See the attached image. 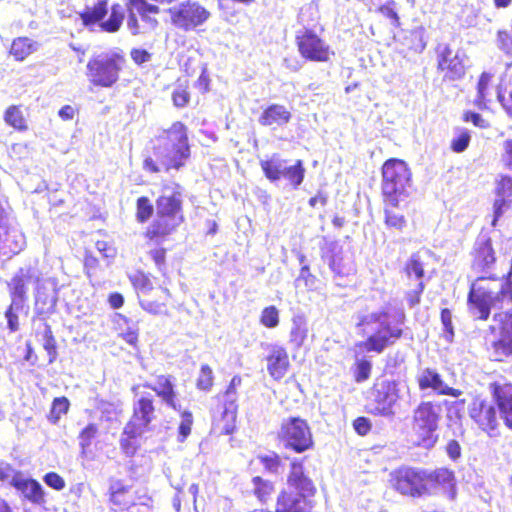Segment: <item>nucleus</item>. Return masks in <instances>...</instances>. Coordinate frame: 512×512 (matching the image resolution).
<instances>
[{
	"label": "nucleus",
	"mask_w": 512,
	"mask_h": 512,
	"mask_svg": "<svg viewBox=\"0 0 512 512\" xmlns=\"http://www.w3.org/2000/svg\"><path fill=\"white\" fill-rule=\"evenodd\" d=\"M492 402L476 396L468 406V416L476 428L489 437L500 434V419L512 431V382L504 376L489 382Z\"/></svg>",
	"instance_id": "obj_1"
},
{
	"label": "nucleus",
	"mask_w": 512,
	"mask_h": 512,
	"mask_svg": "<svg viewBox=\"0 0 512 512\" xmlns=\"http://www.w3.org/2000/svg\"><path fill=\"white\" fill-rule=\"evenodd\" d=\"M406 315L403 311H399L394 320L390 319V315L386 310H379L370 315L359 317L356 327L364 335L365 327L374 324L373 332L367 336L365 340L358 341L354 347L366 353L382 354L387 348L395 345L403 338L404 324Z\"/></svg>",
	"instance_id": "obj_2"
},
{
	"label": "nucleus",
	"mask_w": 512,
	"mask_h": 512,
	"mask_svg": "<svg viewBox=\"0 0 512 512\" xmlns=\"http://www.w3.org/2000/svg\"><path fill=\"white\" fill-rule=\"evenodd\" d=\"M303 458H293L289 463L286 482L288 488L280 490L274 512H313L317 488L304 467Z\"/></svg>",
	"instance_id": "obj_3"
},
{
	"label": "nucleus",
	"mask_w": 512,
	"mask_h": 512,
	"mask_svg": "<svg viewBox=\"0 0 512 512\" xmlns=\"http://www.w3.org/2000/svg\"><path fill=\"white\" fill-rule=\"evenodd\" d=\"M496 276H479L469 286L467 308L470 315L478 321H487L492 309H502L504 303L512 305V282L505 281L496 289L492 282Z\"/></svg>",
	"instance_id": "obj_4"
},
{
	"label": "nucleus",
	"mask_w": 512,
	"mask_h": 512,
	"mask_svg": "<svg viewBox=\"0 0 512 512\" xmlns=\"http://www.w3.org/2000/svg\"><path fill=\"white\" fill-rule=\"evenodd\" d=\"M442 420L439 402L423 400L412 410L408 437L412 446L431 450L439 440L438 430Z\"/></svg>",
	"instance_id": "obj_5"
},
{
	"label": "nucleus",
	"mask_w": 512,
	"mask_h": 512,
	"mask_svg": "<svg viewBox=\"0 0 512 512\" xmlns=\"http://www.w3.org/2000/svg\"><path fill=\"white\" fill-rule=\"evenodd\" d=\"M381 198H401L409 196L412 185V171L406 161L389 158L381 166Z\"/></svg>",
	"instance_id": "obj_6"
},
{
	"label": "nucleus",
	"mask_w": 512,
	"mask_h": 512,
	"mask_svg": "<svg viewBox=\"0 0 512 512\" xmlns=\"http://www.w3.org/2000/svg\"><path fill=\"white\" fill-rule=\"evenodd\" d=\"M488 331L494 338L487 351L494 362H507L512 359V308L497 311L492 316Z\"/></svg>",
	"instance_id": "obj_7"
},
{
	"label": "nucleus",
	"mask_w": 512,
	"mask_h": 512,
	"mask_svg": "<svg viewBox=\"0 0 512 512\" xmlns=\"http://www.w3.org/2000/svg\"><path fill=\"white\" fill-rule=\"evenodd\" d=\"M401 399V381L381 379L370 388L366 412L373 416L391 417L395 414V406Z\"/></svg>",
	"instance_id": "obj_8"
},
{
	"label": "nucleus",
	"mask_w": 512,
	"mask_h": 512,
	"mask_svg": "<svg viewBox=\"0 0 512 512\" xmlns=\"http://www.w3.org/2000/svg\"><path fill=\"white\" fill-rule=\"evenodd\" d=\"M153 411L151 399L141 398L138 401L134 414L124 427L120 438V448L126 456H133L136 453L142 435L149 429Z\"/></svg>",
	"instance_id": "obj_9"
},
{
	"label": "nucleus",
	"mask_w": 512,
	"mask_h": 512,
	"mask_svg": "<svg viewBox=\"0 0 512 512\" xmlns=\"http://www.w3.org/2000/svg\"><path fill=\"white\" fill-rule=\"evenodd\" d=\"M277 440L286 450L301 454L315 446L311 427L306 419L288 417L284 419L277 432Z\"/></svg>",
	"instance_id": "obj_10"
},
{
	"label": "nucleus",
	"mask_w": 512,
	"mask_h": 512,
	"mask_svg": "<svg viewBox=\"0 0 512 512\" xmlns=\"http://www.w3.org/2000/svg\"><path fill=\"white\" fill-rule=\"evenodd\" d=\"M324 27H319V33L313 28H303L295 35V44L301 58L308 62L328 63L335 52L329 43L322 37Z\"/></svg>",
	"instance_id": "obj_11"
},
{
	"label": "nucleus",
	"mask_w": 512,
	"mask_h": 512,
	"mask_svg": "<svg viewBox=\"0 0 512 512\" xmlns=\"http://www.w3.org/2000/svg\"><path fill=\"white\" fill-rule=\"evenodd\" d=\"M125 62V57L120 52L102 53L89 60L87 76L96 86L111 87L117 82Z\"/></svg>",
	"instance_id": "obj_12"
},
{
	"label": "nucleus",
	"mask_w": 512,
	"mask_h": 512,
	"mask_svg": "<svg viewBox=\"0 0 512 512\" xmlns=\"http://www.w3.org/2000/svg\"><path fill=\"white\" fill-rule=\"evenodd\" d=\"M108 13L107 1L98 0L92 7L87 6L83 12L80 13V18L83 25L89 28L91 31H96L95 27L99 28V31L114 33L117 32L124 20L125 10L120 4H114L111 7V13L109 18L104 21V17Z\"/></svg>",
	"instance_id": "obj_13"
},
{
	"label": "nucleus",
	"mask_w": 512,
	"mask_h": 512,
	"mask_svg": "<svg viewBox=\"0 0 512 512\" xmlns=\"http://www.w3.org/2000/svg\"><path fill=\"white\" fill-rule=\"evenodd\" d=\"M437 73L445 83L462 80L467 72L466 55L460 50L453 49L449 44H438L435 49Z\"/></svg>",
	"instance_id": "obj_14"
},
{
	"label": "nucleus",
	"mask_w": 512,
	"mask_h": 512,
	"mask_svg": "<svg viewBox=\"0 0 512 512\" xmlns=\"http://www.w3.org/2000/svg\"><path fill=\"white\" fill-rule=\"evenodd\" d=\"M166 170L179 169L190 156L187 128L181 122H175L165 131Z\"/></svg>",
	"instance_id": "obj_15"
},
{
	"label": "nucleus",
	"mask_w": 512,
	"mask_h": 512,
	"mask_svg": "<svg viewBox=\"0 0 512 512\" xmlns=\"http://www.w3.org/2000/svg\"><path fill=\"white\" fill-rule=\"evenodd\" d=\"M171 23L182 30L189 31L204 24L210 12L198 1L186 0L166 10Z\"/></svg>",
	"instance_id": "obj_16"
},
{
	"label": "nucleus",
	"mask_w": 512,
	"mask_h": 512,
	"mask_svg": "<svg viewBox=\"0 0 512 512\" xmlns=\"http://www.w3.org/2000/svg\"><path fill=\"white\" fill-rule=\"evenodd\" d=\"M391 486L402 495L424 496L425 470L401 466L390 474Z\"/></svg>",
	"instance_id": "obj_17"
},
{
	"label": "nucleus",
	"mask_w": 512,
	"mask_h": 512,
	"mask_svg": "<svg viewBox=\"0 0 512 512\" xmlns=\"http://www.w3.org/2000/svg\"><path fill=\"white\" fill-rule=\"evenodd\" d=\"M424 496H443L455 500L457 496V480L452 469L439 467L431 471L425 470Z\"/></svg>",
	"instance_id": "obj_18"
},
{
	"label": "nucleus",
	"mask_w": 512,
	"mask_h": 512,
	"mask_svg": "<svg viewBox=\"0 0 512 512\" xmlns=\"http://www.w3.org/2000/svg\"><path fill=\"white\" fill-rule=\"evenodd\" d=\"M169 194L162 195V234H167L178 227L183 221L182 191L179 185L175 189L165 187Z\"/></svg>",
	"instance_id": "obj_19"
},
{
	"label": "nucleus",
	"mask_w": 512,
	"mask_h": 512,
	"mask_svg": "<svg viewBox=\"0 0 512 512\" xmlns=\"http://www.w3.org/2000/svg\"><path fill=\"white\" fill-rule=\"evenodd\" d=\"M471 269L477 273H488L497 261V254L492 238L487 234H480L475 239L470 252Z\"/></svg>",
	"instance_id": "obj_20"
},
{
	"label": "nucleus",
	"mask_w": 512,
	"mask_h": 512,
	"mask_svg": "<svg viewBox=\"0 0 512 512\" xmlns=\"http://www.w3.org/2000/svg\"><path fill=\"white\" fill-rule=\"evenodd\" d=\"M238 405L232 401H216L213 429L219 435H232L237 428Z\"/></svg>",
	"instance_id": "obj_21"
},
{
	"label": "nucleus",
	"mask_w": 512,
	"mask_h": 512,
	"mask_svg": "<svg viewBox=\"0 0 512 512\" xmlns=\"http://www.w3.org/2000/svg\"><path fill=\"white\" fill-rule=\"evenodd\" d=\"M267 372L275 380H282L290 369V359L284 346L273 344L269 346L265 356Z\"/></svg>",
	"instance_id": "obj_22"
},
{
	"label": "nucleus",
	"mask_w": 512,
	"mask_h": 512,
	"mask_svg": "<svg viewBox=\"0 0 512 512\" xmlns=\"http://www.w3.org/2000/svg\"><path fill=\"white\" fill-rule=\"evenodd\" d=\"M158 6L153 4H148L145 0H129L128 3V20L127 27L133 35H137L139 30V24L136 17V13H138L142 20L146 22L151 28H155L157 26V20L152 18L150 15L158 14Z\"/></svg>",
	"instance_id": "obj_23"
},
{
	"label": "nucleus",
	"mask_w": 512,
	"mask_h": 512,
	"mask_svg": "<svg viewBox=\"0 0 512 512\" xmlns=\"http://www.w3.org/2000/svg\"><path fill=\"white\" fill-rule=\"evenodd\" d=\"M494 194L496 198L493 201L492 227L497 226L499 219L504 214V210L512 204V176L500 175L495 184Z\"/></svg>",
	"instance_id": "obj_24"
},
{
	"label": "nucleus",
	"mask_w": 512,
	"mask_h": 512,
	"mask_svg": "<svg viewBox=\"0 0 512 512\" xmlns=\"http://www.w3.org/2000/svg\"><path fill=\"white\" fill-rule=\"evenodd\" d=\"M417 384L420 390L432 389L438 395L459 397L462 394L461 390L446 385L442 376L430 368L424 369L417 377Z\"/></svg>",
	"instance_id": "obj_25"
},
{
	"label": "nucleus",
	"mask_w": 512,
	"mask_h": 512,
	"mask_svg": "<svg viewBox=\"0 0 512 512\" xmlns=\"http://www.w3.org/2000/svg\"><path fill=\"white\" fill-rule=\"evenodd\" d=\"M383 204V223L388 230L402 232L407 227L404 214L399 211L401 198H381Z\"/></svg>",
	"instance_id": "obj_26"
},
{
	"label": "nucleus",
	"mask_w": 512,
	"mask_h": 512,
	"mask_svg": "<svg viewBox=\"0 0 512 512\" xmlns=\"http://www.w3.org/2000/svg\"><path fill=\"white\" fill-rule=\"evenodd\" d=\"M58 283L55 278L37 280L36 305L41 311L53 309L58 301Z\"/></svg>",
	"instance_id": "obj_27"
},
{
	"label": "nucleus",
	"mask_w": 512,
	"mask_h": 512,
	"mask_svg": "<svg viewBox=\"0 0 512 512\" xmlns=\"http://www.w3.org/2000/svg\"><path fill=\"white\" fill-rule=\"evenodd\" d=\"M33 271L31 269H20L11 281L8 283L13 307L16 310H21L26 299L27 285L33 278Z\"/></svg>",
	"instance_id": "obj_28"
},
{
	"label": "nucleus",
	"mask_w": 512,
	"mask_h": 512,
	"mask_svg": "<svg viewBox=\"0 0 512 512\" xmlns=\"http://www.w3.org/2000/svg\"><path fill=\"white\" fill-rule=\"evenodd\" d=\"M291 118V112L284 105L273 103L262 110L258 122L264 127H280L289 123Z\"/></svg>",
	"instance_id": "obj_29"
},
{
	"label": "nucleus",
	"mask_w": 512,
	"mask_h": 512,
	"mask_svg": "<svg viewBox=\"0 0 512 512\" xmlns=\"http://www.w3.org/2000/svg\"><path fill=\"white\" fill-rule=\"evenodd\" d=\"M275 493L276 485L274 481L260 475L253 476L251 478L250 494L261 505H267L270 503L273 500Z\"/></svg>",
	"instance_id": "obj_30"
},
{
	"label": "nucleus",
	"mask_w": 512,
	"mask_h": 512,
	"mask_svg": "<svg viewBox=\"0 0 512 512\" xmlns=\"http://www.w3.org/2000/svg\"><path fill=\"white\" fill-rule=\"evenodd\" d=\"M14 487L32 503L42 504L44 502L43 488L41 484L36 480L26 478L23 474H21Z\"/></svg>",
	"instance_id": "obj_31"
},
{
	"label": "nucleus",
	"mask_w": 512,
	"mask_h": 512,
	"mask_svg": "<svg viewBox=\"0 0 512 512\" xmlns=\"http://www.w3.org/2000/svg\"><path fill=\"white\" fill-rule=\"evenodd\" d=\"M309 327L304 316L292 318V326L289 332V344L293 350H299L307 341Z\"/></svg>",
	"instance_id": "obj_32"
},
{
	"label": "nucleus",
	"mask_w": 512,
	"mask_h": 512,
	"mask_svg": "<svg viewBox=\"0 0 512 512\" xmlns=\"http://www.w3.org/2000/svg\"><path fill=\"white\" fill-rule=\"evenodd\" d=\"M402 52L405 54L422 53L426 47L424 33L421 29H412L406 32L401 42Z\"/></svg>",
	"instance_id": "obj_33"
},
{
	"label": "nucleus",
	"mask_w": 512,
	"mask_h": 512,
	"mask_svg": "<svg viewBox=\"0 0 512 512\" xmlns=\"http://www.w3.org/2000/svg\"><path fill=\"white\" fill-rule=\"evenodd\" d=\"M354 363L352 365V375L356 383L367 381L372 374V362L366 357H360L365 351H360L354 347Z\"/></svg>",
	"instance_id": "obj_34"
},
{
	"label": "nucleus",
	"mask_w": 512,
	"mask_h": 512,
	"mask_svg": "<svg viewBox=\"0 0 512 512\" xmlns=\"http://www.w3.org/2000/svg\"><path fill=\"white\" fill-rule=\"evenodd\" d=\"M39 44L28 37H19L13 40L10 48V54L17 61H23L30 54L37 51Z\"/></svg>",
	"instance_id": "obj_35"
},
{
	"label": "nucleus",
	"mask_w": 512,
	"mask_h": 512,
	"mask_svg": "<svg viewBox=\"0 0 512 512\" xmlns=\"http://www.w3.org/2000/svg\"><path fill=\"white\" fill-rule=\"evenodd\" d=\"M145 246L151 255V258L154 260L155 264L158 266L160 264V223L154 221L153 224L147 229L145 233Z\"/></svg>",
	"instance_id": "obj_36"
},
{
	"label": "nucleus",
	"mask_w": 512,
	"mask_h": 512,
	"mask_svg": "<svg viewBox=\"0 0 512 512\" xmlns=\"http://www.w3.org/2000/svg\"><path fill=\"white\" fill-rule=\"evenodd\" d=\"M284 162L278 154H273L269 159L260 161V166L265 177L271 182H276L283 176Z\"/></svg>",
	"instance_id": "obj_37"
},
{
	"label": "nucleus",
	"mask_w": 512,
	"mask_h": 512,
	"mask_svg": "<svg viewBox=\"0 0 512 512\" xmlns=\"http://www.w3.org/2000/svg\"><path fill=\"white\" fill-rule=\"evenodd\" d=\"M404 275L410 279L412 276L418 281H423L425 276V263L419 252L413 253L403 266Z\"/></svg>",
	"instance_id": "obj_38"
},
{
	"label": "nucleus",
	"mask_w": 512,
	"mask_h": 512,
	"mask_svg": "<svg viewBox=\"0 0 512 512\" xmlns=\"http://www.w3.org/2000/svg\"><path fill=\"white\" fill-rule=\"evenodd\" d=\"M305 168L303 161L298 159L293 165L284 167L282 178L286 179L293 189H297L303 182Z\"/></svg>",
	"instance_id": "obj_39"
},
{
	"label": "nucleus",
	"mask_w": 512,
	"mask_h": 512,
	"mask_svg": "<svg viewBox=\"0 0 512 512\" xmlns=\"http://www.w3.org/2000/svg\"><path fill=\"white\" fill-rule=\"evenodd\" d=\"M492 82V75L487 72L481 73L477 83V97L474 100V105L481 110L487 108V95Z\"/></svg>",
	"instance_id": "obj_40"
},
{
	"label": "nucleus",
	"mask_w": 512,
	"mask_h": 512,
	"mask_svg": "<svg viewBox=\"0 0 512 512\" xmlns=\"http://www.w3.org/2000/svg\"><path fill=\"white\" fill-rule=\"evenodd\" d=\"M384 18L388 19L391 25L395 28L401 26V20L398 14V5L395 0H386L385 3L381 4L377 10Z\"/></svg>",
	"instance_id": "obj_41"
},
{
	"label": "nucleus",
	"mask_w": 512,
	"mask_h": 512,
	"mask_svg": "<svg viewBox=\"0 0 512 512\" xmlns=\"http://www.w3.org/2000/svg\"><path fill=\"white\" fill-rule=\"evenodd\" d=\"M498 101L506 114L512 117V73L509 74L508 80L498 91Z\"/></svg>",
	"instance_id": "obj_42"
},
{
	"label": "nucleus",
	"mask_w": 512,
	"mask_h": 512,
	"mask_svg": "<svg viewBox=\"0 0 512 512\" xmlns=\"http://www.w3.org/2000/svg\"><path fill=\"white\" fill-rule=\"evenodd\" d=\"M259 322L265 328H276L280 323L278 308L274 305L264 307L261 311Z\"/></svg>",
	"instance_id": "obj_43"
},
{
	"label": "nucleus",
	"mask_w": 512,
	"mask_h": 512,
	"mask_svg": "<svg viewBox=\"0 0 512 512\" xmlns=\"http://www.w3.org/2000/svg\"><path fill=\"white\" fill-rule=\"evenodd\" d=\"M471 142V133L465 128L457 130L456 136L450 142V149L455 153L464 152Z\"/></svg>",
	"instance_id": "obj_44"
},
{
	"label": "nucleus",
	"mask_w": 512,
	"mask_h": 512,
	"mask_svg": "<svg viewBox=\"0 0 512 512\" xmlns=\"http://www.w3.org/2000/svg\"><path fill=\"white\" fill-rule=\"evenodd\" d=\"M242 378L239 375H235L230 380L226 390L215 396L216 401H232L237 403L238 391L237 388L240 386Z\"/></svg>",
	"instance_id": "obj_45"
},
{
	"label": "nucleus",
	"mask_w": 512,
	"mask_h": 512,
	"mask_svg": "<svg viewBox=\"0 0 512 512\" xmlns=\"http://www.w3.org/2000/svg\"><path fill=\"white\" fill-rule=\"evenodd\" d=\"M4 120L15 129L25 130L27 128L23 114L16 106H11L6 110Z\"/></svg>",
	"instance_id": "obj_46"
},
{
	"label": "nucleus",
	"mask_w": 512,
	"mask_h": 512,
	"mask_svg": "<svg viewBox=\"0 0 512 512\" xmlns=\"http://www.w3.org/2000/svg\"><path fill=\"white\" fill-rule=\"evenodd\" d=\"M213 371L208 364H202L196 380V387L201 391H209L213 386Z\"/></svg>",
	"instance_id": "obj_47"
},
{
	"label": "nucleus",
	"mask_w": 512,
	"mask_h": 512,
	"mask_svg": "<svg viewBox=\"0 0 512 512\" xmlns=\"http://www.w3.org/2000/svg\"><path fill=\"white\" fill-rule=\"evenodd\" d=\"M174 388L175 379L172 376L166 377L165 381L162 383V399L173 409H178Z\"/></svg>",
	"instance_id": "obj_48"
},
{
	"label": "nucleus",
	"mask_w": 512,
	"mask_h": 512,
	"mask_svg": "<svg viewBox=\"0 0 512 512\" xmlns=\"http://www.w3.org/2000/svg\"><path fill=\"white\" fill-rule=\"evenodd\" d=\"M258 459L263 465V468L271 473H276L282 466V459L276 452H271L270 454L266 455H259Z\"/></svg>",
	"instance_id": "obj_49"
},
{
	"label": "nucleus",
	"mask_w": 512,
	"mask_h": 512,
	"mask_svg": "<svg viewBox=\"0 0 512 512\" xmlns=\"http://www.w3.org/2000/svg\"><path fill=\"white\" fill-rule=\"evenodd\" d=\"M331 270L338 276H347L350 273V267L345 263L344 258L339 253L332 254L329 259Z\"/></svg>",
	"instance_id": "obj_50"
},
{
	"label": "nucleus",
	"mask_w": 512,
	"mask_h": 512,
	"mask_svg": "<svg viewBox=\"0 0 512 512\" xmlns=\"http://www.w3.org/2000/svg\"><path fill=\"white\" fill-rule=\"evenodd\" d=\"M22 473L17 472L10 464L0 463V481L15 486Z\"/></svg>",
	"instance_id": "obj_51"
},
{
	"label": "nucleus",
	"mask_w": 512,
	"mask_h": 512,
	"mask_svg": "<svg viewBox=\"0 0 512 512\" xmlns=\"http://www.w3.org/2000/svg\"><path fill=\"white\" fill-rule=\"evenodd\" d=\"M182 420L178 427V440L184 442L190 435L193 425V415L189 411H184L181 414Z\"/></svg>",
	"instance_id": "obj_52"
},
{
	"label": "nucleus",
	"mask_w": 512,
	"mask_h": 512,
	"mask_svg": "<svg viewBox=\"0 0 512 512\" xmlns=\"http://www.w3.org/2000/svg\"><path fill=\"white\" fill-rule=\"evenodd\" d=\"M154 208L147 197H140L137 200V220L146 222L153 214Z\"/></svg>",
	"instance_id": "obj_53"
},
{
	"label": "nucleus",
	"mask_w": 512,
	"mask_h": 512,
	"mask_svg": "<svg viewBox=\"0 0 512 512\" xmlns=\"http://www.w3.org/2000/svg\"><path fill=\"white\" fill-rule=\"evenodd\" d=\"M425 290L423 281H418L413 289L405 292V299L409 307H415L421 302L422 294Z\"/></svg>",
	"instance_id": "obj_54"
},
{
	"label": "nucleus",
	"mask_w": 512,
	"mask_h": 512,
	"mask_svg": "<svg viewBox=\"0 0 512 512\" xmlns=\"http://www.w3.org/2000/svg\"><path fill=\"white\" fill-rule=\"evenodd\" d=\"M43 348L49 356V363H53L57 358L56 340L52 335L51 329L48 327L44 333Z\"/></svg>",
	"instance_id": "obj_55"
},
{
	"label": "nucleus",
	"mask_w": 512,
	"mask_h": 512,
	"mask_svg": "<svg viewBox=\"0 0 512 512\" xmlns=\"http://www.w3.org/2000/svg\"><path fill=\"white\" fill-rule=\"evenodd\" d=\"M96 434L97 427L95 424H89L81 431L79 435V445L83 453H85V450L91 445V441Z\"/></svg>",
	"instance_id": "obj_56"
},
{
	"label": "nucleus",
	"mask_w": 512,
	"mask_h": 512,
	"mask_svg": "<svg viewBox=\"0 0 512 512\" xmlns=\"http://www.w3.org/2000/svg\"><path fill=\"white\" fill-rule=\"evenodd\" d=\"M69 401L65 397L55 398L51 408V419L53 422L58 421L62 414L67 413Z\"/></svg>",
	"instance_id": "obj_57"
},
{
	"label": "nucleus",
	"mask_w": 512,
	"mask_h": 512,
	"mask_svg": "<svg viewBox=\"0 0 512 512\" xmlns=\"http://www.w3.org/2000/svg\"><path fill=\"white\" fill-rule=\"evenodd\" d=\"M497 45L507 55H512V34L506 30L498 31Z\"/></svg>",
	"instance_id": "obj_58"
},
{
	"label": "nucleus",
	"mask_w": 512,
	"mask_h": 512,
	"mask_svg": "<svg viewBox=\"0 0 512 512\" xmlns=\"http://www.w3.org/2000/svg\"><path fill=\"white\" fill-rule=\"evenodd\" d=\"M172 100L176 107H185L190 100V94L187 90V87H177L172 93Z\"/></svg>",
	"instance_id": "obj_59"
},
{
	"label": "nucleus",
	"mask_w": 512,
	"mask_h": 512,
	"mask_svg": "<svg viewBox=\"0 0 512 512\" xmlns=\"http://www.w3.org/2000/svg\"><path fill=\"white\" fill-rule=\"evenodd\" d=\"M134 286L141 293V297H144L149 291L153 289V284L150 278L144 274H138L133 278Z\"/></svg>",
	"instance_id": "obj_60"
},
{
	"label": "nucleus",
	"mask_w": 512,
	"mask_h": 512,
	"mask_svg": "<svg viewBox=\"0 0 512 512\" xmlns=\"http://www.w3.org/2000/svg\"><path fill=\"white\" fill-rule=\"evenodd\" d=\"M440 319L444 327V332L449 338L454 336V326L452 322V312L448 308L441 309Z\"/></svg>",
	"instance_id": "obj_61"
},
{
	"label": "nucleus",
	"mask_w": 512,
	"mask_h": 512,
	"mask_svg": "<svg viewBox=\"0 0 512 512\" xmlns=\"http://www.w3.org/2000/svg\"><path fill=\"white\" fill-rule=\"evenodd\" d=\"M462 120L464 122H471L474 126L479 128H488L489 123L485 120L480 114L472 111H465L462 115Z\"/></svg>",
	"instance_id": "obj_62"
},
{
	"label": "nucleus",
	"mask_w": 512,
	"mask_h": 512,
	"mask_svg": "<svg viewBox=\"0 0 512 512\" xmlns=\"http://www.w3.org/2000/svg\"><path fill=\"white\" fill-rule=\"evenodd\" d=\"M501 161L505 168L512 170V139L503 142Z\"/></svg>",
	"instance_id": "obj_63"
},
{
	"label": "nucleus",
	"mask_w": 512,
	"mask_h": 512,
	"mask_svg": "<svg viewBox=\"0 0 512 512\" xmlns=\"http://www.w3.org/2000/svg\"><path fill=\"white\" fill-rule=\"evenodd\" d=\"M353 428L357 434L365 436L371 431L372 425L368 418L360 416L353 420Z\"/></svg>",
	"instance_id": "obj_64"
}]
</instances>
